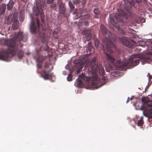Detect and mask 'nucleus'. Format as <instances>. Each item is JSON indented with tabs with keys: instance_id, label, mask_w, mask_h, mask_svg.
I'll use <instances>...</instances> for the list:
<instances>
[{
	"instance_id": "nucleus-6",
	"label": "nucleus",
	"mask_w": 152,
	"mask_h": 152,
	"mask_svg": "<svg viewBox=\"0 0 152 152\" xmlns=\"http://www.w3.org/2000/svg\"><path fill=\"white\" fill-rule=\"evenodd\" d=\"M37 7L36 11L34 12V14L37 16L39 15H40L41 17V21L42 23H44V20L43 19L44 15L43 11V10L45 9V0H35Z\"/></svg>"
},
{
	"instance_id": "nucleus-34",
	"label": "nucleus",
	"mask_w": 152,
	"mask_h": 152,
	"mask_svg": "<svg viewBox=\"0 0 152 152\" xmlns=\"http://www.w3.org/2000/svg\"><path fill=\"white\" fill-rule=\"evenodd\" d=\"M143 122V120H139L138 121L137 124L138 126H141L142 125Z\"/></svg>"
},
{
	"instance_id": "nucleus-46",
	"label": "nucleus",
	"mask_w": 152,
	"mask_h": 152,
	"mask_svg": "<svg viewBox=\"0 0 152 152\" xmlns=\"http://www.w3.org/2000/svg\"><path fill=\"white\" fill-rule=\"evenodd\" d=\"M142 42L144 43H145L144 42Z\"/></svg>"
},
{
	"instance_id": "nucleus-33",
	"label": "nucleus",
	"mask_w": 152,
	"mask_h": 152,
	"mask_svg": "<svg viewBox=\"0 0 152 152\" xmlns=\"http://www.w3.org/2000/svg\"><path fill=\"white\" fill-rule=\"evenodd\" d=\"M67 80L68 81H70L72 80V76L71 73H70L68 75L67 77Z\"/></svg>"
},
{
	"instance_id": "nucleus-2",
	"label": "nucleus",
	"mask_w": 152,
	"mask_h": 152,
	"mask_svg": "<svg viewBox=\"0 0 152 152\" xmlns=\"http://www.w3.org/2000/svg\"><path fill=\"white\" fill-rule=\"evenodd\" d=\"M31 32L32 33L37 34L39 35L43 45L40 48L41 50H43L45 51L48 54L47 56L44 57L40 56L37 59V61L39 63L42 62L48 57H50L52 55L48 54V50L49 47L47 45V41L46 39L45 33V28L42 26V24L40 23L39 20L38 18L34 20L31 18V22L30 26Z\"/></svg>"
},
{
	"instance_id": "nucleus-8",
	"label": "nucleus",
	"mask_w": 152,
	"mask_h": 152,
	"mask_svg": "<svg viewBox=\"0 0 152 152\" xmlns=\"http://www.w3.org/2000/svg\"><path fill=\"white\" fill-rule=\"evenodd\" d=\"M50 65V64L48 63L45 62L44 66L45 69L42 71L41 74L42 77L45 80H48L49 79L52 81L54 82V80H53L52 79L55 78V77L49 73L52 69H49V66Z\"/></svg>"
},
{
	"instance_id": "nucleus-42",
	"label": "nucleus",
	"mask_w": 152,
	"mask_h": 152,
	"mask_svg": "<svg viewBox=\"0 0 152 152\" xmlns=\"http://www.w3.org/2000/svg\"><path fill=\"white\" fill-rule=\"evenodd\" d=\"M129 97H128V99L126 101V103H127L129 102Z\"/></svg>"
},
{
	"instance_id": "nucleus-45",
	"label": "nucleus",
	"mask_w": 152,
	"mask_h": 152,
	"mask_svg": "<svg viewBox=\"0 0 152 152\" xmlns=\"http://www.w3.org/2000/svg\"><path fill=\"white\" fill-rule=\"evenodd\" d=\"M150 124V125H152V123H151Z\"/></svg>"
},
{
	"instance_id": "nucleus-37",
	"label": "nucleus",
	"mask_w": 152,
	"mask_h": 152,
	"mask_svg": "<svg viewBox=\"0 0 152 152\" xmlns=\"http://www.w3.org/2000/svg\"><path fill=\"white\" fill-rule=\"evenodd\" d=\"M54 0H47L46 3L48 4H51L53 2Z\"/></svg>"
},
{
	"instance_id": "nucleus-23",
	"label": "nucleus",
	"mask_w": 152,
	"mask_h": 152,
	"mask_svg": "<svg viewBox=\"0 0 152 152\" xmlns=\"http://www.w3.org/2000/svg\"><path fill=\"white\" fill-rule=\"evenodd\" d=\"M91 30L88 29V30H86L83 31H82V34L84 35H87L88 34H89L91 33Z\"/></svg>"
},
{
	"instance_id": "nucleus-43",
	"label": "nucleus",
	"mask_w": 152,
	"mask_h": 152,
	"mask_svg": "<svg viewBox=\"0 0 152 152\" xmlns=\"http://www.w3.org/2000/svg\"><path fill=\"white\" fill-rule=\"evenodd\" d=\"M143 117H141L140 118V119L139 120H143Z\"/></svg>"
},
{
	"instance_id": "nucleus-30",
	"label": "nucleus",
	"mask_w": 152,
	"mask_h": 152,
	"mask_svg": "<svg viewBox=\"0 0 152 152\" xmlns=\"http://www.w3.org/2000/svg\"><path fill=\"white\" fill-rule=\"evenodd\" d=\"M91 33L89 34H88L87 35H86V37H85V40L87 41H88L91 39Z\"/></svg>"
},
{
	"instance_id": "nucleus-20",
	"label": "nucleus",
	"mask_w": 152,
	"mask_h": 152,
	"mask_svg": "<svg viewBox=\"0 0 152 152\" xmlns=\"http://www.w3.org/2000/svg\"><path fill=\"white\" fill-rule=\"evenodd\" d=\"M6 9V5L5 4H3L0 8V14L1 15L4 12Z\"/></svg>"
},
{
	"instance_id": "nucleus-29",
	"label": "nucleus",
	"mask_w": 152,
	"mask_h": 152,
	"mask_svg": "<svg viewBox=\"0 0 152 152\" xmlns=\"http://www.w3.org/2000/svg\"><path fill=\"white\" fill-rule=\"evenodd\" d=\"M14 20H13V19L10 18L9 17H8L7 18V24H10L13 21H14Z\"/></svg>"
},
{
	"instance_id": "nucleus-38",
	"label": "nucleus",
	"mask_w": 152,
	"mask_h": 152,
	"mask_svg": "<svg viewBox=\"0 0 152 152\" xmlns=\"http://www.w3.org/2000/svg\"><path fill=\"white\" fill-rule=\"evenodd\" d=\"M140 20L142 23L145 22V19L143 18H140Z\"/></svg>"
},
{
	"instance_id": "nucleus-24",
	"label": "nucleus",
	"mask_w": 152,
	"mask_h": 152,
	"mask_svg": "<svg viewBox=\"0 0 152 152\" xmlns=\"http://www.w3.org/2000/svg\"><path fill=\"white\" fill-rule=\"evenodd\" d=\"M23 12V10H21L20 12V15L19 19H20V20L21 22L23 21L24 19V16L23 14H21V13L22 12Z\"/></svg>"
},
{
	"instance_id": "nucleus-9",
	"label": "nucleus",
	"mask_w": 152,
	"mask_h": 152,
	"mask_svg": "<svg viewBox=\"0 0 152 152\" xmlns=\"http://www.w3.org/2000/svg\"><path fill=\"white\" fill-rule=\"evenodd\" d=\"M91 16L89 14H87L82 15L81 17V20L79 21V25L80 28H85L88 26V20H90Z\"/></svg>"
},
{
	"instance_id": "nucleus-1",
	"label": "nucleus",
	"mask_w": 152,
	"mask_h": 152,
	"mask_svg": "<svg viewBox=\"0 0 152 152\" xmlns=\"http://www.w3.org/2000/svg\"><path fill=\"white\" fill-rule=\"evenodd\" d=\"M103 41L105 45L106 49L104 50V53L107 56V60L117 69H124V68H130L131 66L138 65L140 60L142 62L143 64L149 63L151 61L150 58L148 57H142L141 55L140 54L132 55L128 61L121 62L120 60H115L111 54L113 53L111 48L115 47L114 43L106 37H104Z\"/></svg>"
},
{
	"instance_id": "nucleus-40",
	"label": "nucleus",
	"mask_w": 152,
	"mask_h": 152,
	"mask_svg": "<svg viewBox=\"0 0 152 152\" xmlns=\"http://www.w3.org/2000/svg\"><path fill=\"white\" fill-rule=\"evenodd\" d=\"M149 80H151V79H152V75H150V74L149 75V76H148Z\"/></svg>"
},
{
	"instance_id": "nucleus-5",
	"label": "nucleus",
	"mask_w": 152,
	"mask_h": 152,
	"mask_svg": "<svg viewBox=\"0 0 152 152\" xmlns=\"http://www.w3.org/2000/svg\"><path fill=\"white\" fill-rule=\"evenodd\" d=\"M91 72L92 75H94V78H92L93 80H91V78L89 79V80H91L89 81L88 84L89 86L90 87H91V88L97 89L104 85L107 82V77H102V80L104 81V83H103L102 82V81L98 79V77L96 75V73L93 74L92 71Z\"/></svg>"
},
{
	"instance_id": "nucleus-14",
	"label": "nucleus",
	"mask_w": 152,
	"mask_h": 152,
	"mask_svg": "<svg viewBox=\"0 0 152 152\" xmlns=\"http://www.w3.org/2000/svg\"><path fill=\"white\" fill-rule=\"evenodd\" d=\"M16 39H18L20 41L26 42L27 39V37L26 36L23 35V33L21 32H19L15 36Z\"/></svg>"
},
{
	"instance_id": "nucleus-36",
	"label": "nucleus",
	"mask_w": 152,
	"mask_h": 152,
	"mask_svg": "<svg viewBox=\"0 0 152 152\" xmlns=\"http://www.w3.org/2000/svg\"><path fill=\"white\" fill-rule=\"evenodd\" d=\"M85 73H82L81 75H79L78 77L82 79H84L85 77Z\"/></svg>"
},
{
	"instance_id": "nucleus-41",
	"label": "nucleus",
	"mask_w": 152,
	"mask_h": 152,
	"mask_svg": "<svg viewBox=\"0 0 152 152\" xmlns=\"http://www.w3.org/2000/svg\"><path fill=\"white\" fill-rule=\"evenodd\" d=\"M134 96H131V97L130 98H129V99L130 100H132L134 99Z\"/></svg>"
},
{
	"instance_id": "nucleus-32",
	"label": "nucleus",
	"mask_w": 152,
	"mask_h": 152,
	"mask_svg": "<svg viewBox=\"0 0 152 152\" xmlns=\"http://www.w3.org/2000/svg\"><path fill=\"white\" fill-rule=\"evenodd\" d=\"M72 2L75 5L79 4L81 3L80 0H73Z\"/></svg>"
},
{
	"instance_id": "nucleus-35",
	"label": "nucleus",
	"mask_w": 152,
	"mask_h": 152,
	"mask_svg": "<svg viewBox=\"0 0 152 152\" xmlns=\"http://www.w3.org/2000/svg\"><path fill=\"white\" fill-rule=\"evenodd\" d=\"M77 11L79 13V14H80V16H82L83 11V9L81 8L79 9L78 10L77 9Z\"/></svg>"
},
{
	"instance_id": "nucleus-12",
	"label": "nucleus",
	"mask_w": 152,
	"mask_h": 152,
	"mask_svg": "<svg viewBox=\"0 0 152 152\" xmlns=\"http://www.w3.org/2000/svg\"><path fill=\"white\" fill-rule=\"evenodd\" d=\"M121 39L123 44L128 48H132L136 43L133 41L128 40L122 37Z\"/></svg>"
},
{
	"instance_id": "nucleus-19",
	"label": "nucleus",
	"mask_w": 152,
	"mask_h": 152,
	"mask_svg": "<svg viewBox=\"0 0 152 152\" xmlns=\"http://www.w3.org/2000/svg\"><path fill=\"white\" fill-rule=\"evenodd\" d=\"M14 2L12 0L10 1L7 5V9L9 10H11L13 7Z\"/></svg>"
},
{
	"instance_id": "nucleus-18",
	"label": "nucleus",
	"mask_w": 152,
	"mask_h": 152,
	"mask_svg": "<svg viewBox=\"0 0 152 152\" xmlns=\"http://www.w3.org/2000/svg\"><path fill=\"white\" fill-rule=\"evenodd\" d=\"M94 12L95 15L94 16V18H99L98 15L100 13L99 10L98 8H95L93 11Z\"/></svg>"
},
{
	"instance_id": "nucleus-13",
	"label": "nucleus",
	"mask_w": 152,
	"mask_h": 152,
	"mask_svg": "<svg viewBox=\"0 0 152 152\" xmlns=\"http://www.w3.org/2000/svg\"><path fill=\"white\" fill-rule=\"evenodd\" d=\"M57 4L59 6V12L60 14H63L66 11V7L65 4L62 0H58Z\"/></svg>"
},
{
	"instance_id": "nucleus-16",
	"label": "nucleus",
	"mask_w": 152,
	"mask_h": 152,
	"mask_svg": "<svg viewBox=\"0 0 152 152\" xmlns=\"http://www.w3.org/2000/svg\"><path fill=\"white\" fill-rule=\"evenodd\" d=\"M143 113L146 117L152 116V108L148 110H145L143 111Z\"/></svg>"
},
{
	"instance_id": "nucleus-15",
	"label": "nucleus",
	"mask_w": 152,
	"mask_h": 152,
	"mask_svg": "<svg viewBox=\"0 0 152 152\" xmlns=\"http://www.w3.org/2000/svg\"><path fill=\"white\" fill-rule=\"evenodd\" d=\"M18 27V22L17 19H15L12 26V28L13 30H17Z\"/></svg>"
},
{
	"instance_id": "nucleus-39",
	"label": "nucleus",
	"mask_w": 152,
	"mask_h": 152,
	"mask_svg": "<svg viewBox=\"0 0 152 152\" xmlns=\"http://www.w3.org/2000/svg\"><path fill=\"white\" fill-rule=\"evenodd\" d=\"M37 67L39 68H42V65L40 63H38L37 64Z\"/></svg>"
},
{
	"instance_id": "nucleus-7",
	"label": "nucleus",
	"mask_w": 152,
	"mask_h": 152,
	"mask_svg": "<svg viewBox=\"0 0 152 152\" xmlns=\"http://www.w3.org/2000/svg\"><path fill=\"white\" fill-rule=\"evenodd\" d=\"M96 58L94 57L90 62L92 73L93 74H94L98 72L100 75L102 76L104 74V69L102 65H98L96 63Z\"/></svg>"
},
{
	"instance_id": "nucleus-27",
	"label": "nucleus",
	"mask_w": 152,
	"mask_h": 152,
	"mask_svg": "<svg viewBox=\"0 0 152 152\" xmlns=\"http://www.w3.org/2000/svg\"><path fill=\"white\" fill-rule=\"evenodd\" d=\"M71 12L69 11L68 12L67 11H66L64 13L62 14V15H63V16L65 17H66V19H68V17H69L70 13Z\"/></svg>"
},
{
	"instance_id": "nucleus-31",
	"label": "nucleus",
	"mask_w": 152,
	"mask_h": 152,
	"mask_svg": "<svg viewBox=\"0 0 152 152\" xmlns=\"http://www.w3.org/2000/svg\"><path fill=\"white\" fill-rule=\"evenodd\" d=\"M94 43L96 47L97 48L99 44V42L97 38H95L94 40Z\"/></svg>"
},
{
	"instance_id": "nucleus-10",
	"label": "nucleus",
	"mask_w": 152,
	"mask_h": 152,
	"mask_svg": "<svg viewBox=\"0 0 152 152\" xmlns=\"http://www.w3.org/2000/svg\"><path fill=\"white\" fill-rule=\"evenodd\" d=\"M74 63L75 65L73 67V70H77V73H80L83 68V62H81L80 60H78L75 61Z\"/></svg>"
},
{
	"instance_id": "nucleus-17",
	"label": "nucleus",
	"mask_w": 152,
	"mask_h": 152,
	"mask_svg": "<svg viewBox=\"0 0 152 152\" xmlns=\"http://www.w3.org/2000/svg\"><path fill=\"white\" fill-rule=\"evenodd\" d=\"M73 15L74 16V18L75 19H78L80 17H81L80 14L77 11V9H76L74 12L73 13Z\"/></svg>"
},
{
	"instance_id": "nucleus-28",
	"label": "nucleus",
	"mask_w": 152,
	"mask_h": 152,
	"mask_svg": "<svg viewBox=\"0 0 152 152\" xmlns=\"http://www.w3.org/2000/svg\"><path fill=\"white\" fill-rule=\"evenodd\" d=\"M76 83L78 86L80 87L82 85L83 83L81 80L77 79L76 80Z\"/></svg>"
},
{
	"instance_id": "nucleus-21",
	"label": "nucleus",
	"mask_w": 152,
	"mask_h": 152,
	"mask_svg": "<svg viewBox=\"0 0 152 152\" xmlns=\"http://www.w3.org/2000/svg\"><path fill=\"white\" fill-rule=\"evenodd\" d=\"M100 29L102 32L103 34H105L107 33V31L106 29V28L104 26L103 24H102L101 25L100 27Z\"/></svg>"
},
{
	"instance_id": "nucleus-4",
	"label": "nucleus",
	"mask_w": 152,
	"mask_h": 152,
	"mask_svg": "<svg viewBox=\"0 0 152 152\" xmlns=\"http://www.w3.org/2000/svg\"><path fill=\"white\" fill-rule=\"evenodd\" d=\"M4 43L8 47V51L7 52L0 53V59L7 61L10 57V55L12 56L16 55L19 59L22 58L24 53L21 49L19 48L14 40L12 39L5 40Z\"/></svg>"
},
{
	"instance_id": "nucleus-44",
	"label": "nucleus",
	"mask_w": 152,
	"mask_h": 152,
	"mask_svg": "<svg viewBox=\"0 0 152 152\" xmlns=\"http://www.w3.org/2000/svg\"><path fill=\"white\" fill-rule=\"evenodd\" d=\"M2 1V0H0V3H1V1Z\"/></svg>"
},
{
	"instance_id": "nucleus-25",
	"label": "nucleus",
	"mask_w": 152,
	"mask_h": 152,
	"mask_svg": "<svg viewBox=\"0 0 152 152\" xmlns=\"http://www.w3.org/2000/svg\"><path fill=\"white\" fill-rule=\"evenodd\" d=\"M88 49L89 53H91L92 48V43L90 42L88 45Z\"/></svg>"
},
{
	"instance_id": "nucleus-26",
	"label": "nucleus",
	"mask_w": 152,
	"mask_h": 152,
	"mask_svg": "<svg viewBox=\"0 0 152 152\" xmlns=\"http://www.w3.org/2000/svg\"><path fill=\"white\" fill-rule=\"evenodd\" d=\"M50 8L53 9V10H56V4L55 2H52L51 4Z\"/></svg>"
},
{
	"instance_id": "nucleus-11",
	"label": "nucleus",
	"mask_w": 152,
	"mask_h": 152,
	"mask_svg": "<svg viewBox=\"0 0 152 152\" xmlns=\"http://www.w3.org/2000/svg\"><path fill=\"white\" fill-rule=\"evenodd\" d=\"M142 101L143 102V105L141 107V110H143L147 107L152 106V100H149L146 97H143L142 99Z\"/></svg>"
},
{
	"instance_id": "nucleus-22",
	"label": "nucleus",
	"mask_w": 152,
	"mask_h": 152,
	"mask_svg": "<svg viewBox=\"0 0 152 152\" xmlns=\"http://www.w3.org/2000/svg\"><path fill=\"white\" fill-rule=\"evenodd\" d=\"M68 5L70 9V11L71 12L72 11L74 10L75 7L71 1H69V2Z\"/></svg>"
},
{
	"instance_id": "nucleus-3",
	"label": "nucleus",
	"mask_w": 152,
	"mask_h": 152,
	"mask_svg": "<svg viewBox=\"0 0 152 152\" xmlns=\"http://www.w3.org/2000/svg\"><path fill=\"white\" fill-rule=\"evenodd\" d=\"M141 0H131L130 3L128 2L124 6L123 9L118 10V13L115 14L114 17L113 18L110 17V21L112 25L114 27H117V23L118 25L121 23H124L126 22L128 17L131 15L130 12L132 6H133L135 2H140Z\"/></svg>"
}]
</instances>
